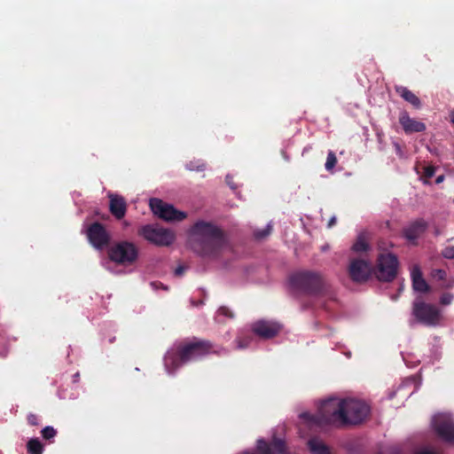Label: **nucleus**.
Returning <instances> with one entry per match:
<instances>
[{"label": "nucleus", "instance_id": "f257e3e1", "mask_svg": "<svg viewBox=\"0 0 454 454\" xmlns=\"http://www.w3.org/2000/svg\"><path fill=\"white\" fill-rule=\"evenodd\" d=\"M370 414V407L363 401L353 398H329L324 401L316 414L303 412L301 417L311 425L345 427L364 422Z\"/></svg>", "mask_w": 454, "mask_h": 454}, {"label": "nucleus", "instance_id": "f03ea898", "mask_svg": "<svg viewBox=\"0 0 454 454\" xmlns=\"http://www.w3.org/2000/svg\"><path fill=\"white\" fill-rule=\"evenodd\" d=\"M223 351H225L224 348L208 340L193 337L179 342L175 352H168L165 356V365L168 371H175L182 364L201 359L211 354L220 356Z\"/></svg>", "mask_w": 454, "mask_h": 454}, {"label": "nucleus", "instance_id": "7ed1b4c3", "mask_svg": "<svg viewBox=\"0 0 454 454\" xmlns=\"http://www.w3.org/2000/svg\"><path fill=\"white\" fill-rule=\"evenodd\" d=\"M192 249L202 256H215L223 247L225 239L223 231L216 225L199 221L191 230Z\"/></svg>", "mask_w": 454, "mask_h": 454}, {"label": "nucleus", "instance_id": "20e7f679", "mask_svg": "<svg viewBox=\"0 0 454 454\" xmlns=\"http://www.w3.org/2000/svg\"><path fill=\"white\" fill-rule=\"evenodd\" d=\"M288 283L295 296L319 297L327 295L329 285L324 276L314 270H300L289 276Z\"/></svg>", "mask_w": 454, "mask_h": 454}, {"label": "nucleus", "instance_id": "39448f33", "mask_svg": "<svg viewBox=\"0 0 454 454\" xmlns=\"http://www.w3.org/2000/svg\"><path fill=\"white\" fill-rule=\"evenodd\" d=\"M398 265V259L394 254H380L372 268L373 275L380 282H392L397 276Z\"/></svg>", "mask_w": 454, "mask_h": 454}, {"label": "nucleus", "instance_id": "423d86ee", "mask_svg": "<svg viewBox=\"0 0 454 454\" xmlns=\"http://www.w3.org/2000/svg\"><path fill=\"white\" fill-rule=\"evenodd\" d=\"M111 261L120 265H131L138 257L137 247L129 241H120L108 251Z\"/></svg>", "mask_w": 454, "mask_h": 454}, {"label": "nucleus", "instance_id": "0eeeda50", "mask_svg": "<svg viewBox=\"0 0 454 454\" xmlns=\"http://www.w3.org/2000/svg\"><path fill=\"white\" fill-rule=\"evenodd\" d=\"M138 235L159 247H168L175 241V234L158 225L146 224L138 230Z\"/></svg>", "mask_w": 454, "mask_h": 454}, {"label": "nucleus", "instance_id": "6e6552de", "mask_svg": "<svg viewBox=\"0 0 454 454\" xmlns=\"http://www.w3.org/2000/svg\"><path fill=\"white\" fill-rule=\"evenodd\" d=\"M149 206L154 215L167 222H180L187 216L186 213L157 198L151 199Z\"/></svg>", "mask_w": 454, "mask_h": 454}, {"label": "nucleus", "instance_id": "1a4fd4ad", "mask_svg": "<svg viewBox=\"0 0 454 454\" xmlns=\"http://www.w3.org/2000/svg\"><path fill=\"white\" fill-rule=\"evenodd\" d=\"M413 315L421 323L433 325L440 319V310L433 304L422 301H415L413 303Z\"/></svg>", "mask_w": 454, "mask_h": 454}, {"label": "nucleus", "instance_id": "9d476101", "mask_svg": "<svg viewBox=\"0 0 454 454\" xmlns=\"http://www.w3.org/2000/svg\"><path fill=\"white\" fill-rule=\"evenodd\" d=\"M348 272L350 279L356 283L366 282L372 274L373 270L369 262L364 259H353L348 268Z\"/></svg>", "mask_w": 454, "mask_h": 454}, {"label": "nucleus", "instance_id": "9b49d317", "mask_svg": "<svg viewBox=\"0 0 454 454\" xmlns=\"http://www.w3.org/2000/svg\"><path fill=\"white\" fill-rule=\"evenodd\" d=\"M433 427L437 435L447 442H454V421L446 414H438L433 419Z\"/></svg>", "mask_w": 454, "mask_h": 454}, {"label": "nucleus", "instance_id": "f8f14e48", "mask_svg": "<svg viewBox=\"0 0 454 454\" xmlns=\"http://www.w3.org/2000/svg\"><path fill=\"white\" fill-rule=\"evenodd\" d=\"M87 237L90 244L98 249L107 247L111 239L106 227L98 222L93 223L89 226Z\"/></svg>", "mask_w": 454, "mask_h": 454}, {"label": "nucleus", "instance_id": "ddd939ff", "mask_svg": "<svg viewBox=\"0 0 454 454\" xmlns=\"http://www.w3.org/2000/svg\"><path fill=\"white\" fill-rule=\"evenodd\" d=\"M258 454H286V446L284 440L273 436L270 442L264 439H258L256 443Z\"/></svg>", "mask_w": 454, "mask_h": 454}, {"label": "nucleus", "instance_id": "4468645a", "mask_svg": "<svg viewBox=\"0 0 454 454\" xmlns=\"http://www.w3.org/2000/svg\"><path fill=\"white\" fill-rule=\"evenodd\" d=\"M252 330L260 338L271 339L280 332L281 325L272 321L259 320L253 324Z\"/></svg>", "mask_w": 454, "mask_h": 454}, {"label": "nucleus", "instance_id": "2eb2a0df", "mask_svg": "<svg viewBox=\"0 0 454 454\" xmlns=\"http://www.w3.org/2000/svg\"><path fill=\"white\" fill-rule=\"evenodd\" d=\"M428 223L422 218L411 222L403 230V234L406 239L415 243L416 240L427 231Z\"/></svg>", "mask_w": 454, "mask_h": 454}, {"label": "nucleus", "instance_id": "dca6fc26", "mask_svg": "<svg viewBox=\"0 0 454 454\" xmlns=\"http://www.w3.org/2000/svg\"><path fill=\"white\" fill-rule=\"evenodd\" d=\"M109 211L117 220L122 219L127 212L126 200L119 194L108 193Z\"/></svg>", "mask_w": 454, "mask_h": 454}, {"label": "nucleus", "instance_id": "f3484780", "mask_svg": "<svg viewBox=\"0 0 454 454\" xmlns=\"http://www.w3.org/2000/svg\"><path fill=\"white\" fill-rule=\"evenodd\" d=\"M399 123L406 134L422 132L426 130V124L410 117L407 112L400 114Z\"/></svg>", "mask_w": 454, "mask_h": 454}, {"label": "nucleus", "instance_id": "a211bd4d", "mask_svg": "<svg viewBox=\"0 0 454 454\" xmlns=\"http://www.w3.org/2000/svg\"><path fill=\"white\" fill-rule=\"evenodd\" d=\"M412 287L414 291L427 293L429 291V286L422 276V272L418 266H415L411 271Z\"/></svg>", "mask_w": 454, "mask_h": 454}, {"label": "nucleus", "instance_id": "6ab92c4d", "mask_svg": "<svg viewBox=\"0 0 454 454\" xmlns=\"http://www.w3.org/2000/svg\"><path fill=\"white\" fill-rule=\"evenodd\" d=\"M395 92L412 106L419 109L421 107L420 99L410 90L402 85L395 86Z\"/></svg>", "mask_w": 454, "mask_h": 454}, {"label": "nucleus", "instance_id": "aec40b11", "mask_svg": "<svg viewBox=\"0 0 454 454\" xmlns=\"http://www.w3.org/2000/svg\"><path fill=\"white\" fill-rule=\"evenodd\" d=\"M308 445L313 454H330L327 446L316 438L310 439Z\"/></svg>", "mask_w": 454, "mask_h": 454}, {"label": "nucleus", "instance_id": "412c9836", "mask_svg": "<svg viewBox=\"0 0 454 454\" xmlns=\"http://www.w3.org/2000/svg\"><path fill=\"white\" fill-rule=\"evenodd\" d=\"M27 450L28 454H43V445L38 438H32L27 443Z\"/></svg>", "mask_w": 454, "mask_h": 454}, {"label": "nucleus", "instance_id": "4be33fe9", "mask_svg": "<svg viewBox=\"0 0 454 454\" xmlns=\"http://www.w3.org/2000/svg\"><path fill=\"white\" fill-rule=\"evenodd\" d=\"M351 248L356 253H362V252L368 251L370 248V246L367 243V241L365 240V238L364 237V235L360 234L357 237L356 242L353 244Z\"/></svg>", "mask_w": 454, "mask_h": 454}, {"label": "nucleus", "instance_id": "5701e85b", "mask_svg": "<svg viewBox=\"0 0 454 454\" xmlns=\"http://www.w3.org/2000/svg\"><path fill=\"white\" fill-rule=\"evenodd\" d=\"M252 341L250 335H239L236 338L235 342L237 343V348L243 349L249 347Z\"/></svg>", "mask_w": 454, "mask_h": 454}, {"label": "nucleus", "instance_id": "b1692460", "mask_svg": "<svg viewBox=\"0 0 454 454\" xmlns=\"http://www.w3.org/2000/svg\"><path fill=\"white\" fill-rule=\"evenodd\" d=\"M336 164H337V158H336L335 153L333 151H329L327 153V158H326V161L325 164V169L327 171H332L334 168V167L336 166Z\"/></svg>", "mask_w": 454, "mask_h": 454}, {"label": "nucleus", "instance_id": "393cba45", "mask_svg": "<svg viewBox=\"0 0 454 454\" xmlns=\"http://www.w3.org/2000/svg\"><path fill=\"white\" fill-rule=\"evenodd\" d=\"M41 434L44 440L50 441L57 435V430L53 427L47 426L42 429Z\"/></svg>", "mask_w": 454, "mask_h": 454}, {"label": "nucleus", "instance_id": "a878e982", "mask_svg": "<svg viewBox=\"0 0 454 454\" xmlns=\"http://www.w3.org/2000/svg\"><path fill=\"white\" fill-rule=\"evenodd\" d=\"M435 167L433 165H427L423 167V172L421 175V179L424 181V183H427V179L431 178L434 173H435Z\"/></svg>", "mask_w": 454, "mask_h": 454}, {"label": "nucleus", "instance_id": "bb28decb", "mask_svg": "<svg viewBox=\"0 0 454 454\" xmlns=\"http://www.w3.org/2000/svg\"><path fill=\"white\" fill-rule=\"evenodd\" d=\"M186 168L192 171H203L206 168V164L204 162H200V160H192L187 163Z\"/></svg>", "mask_w": 454, "mask_h": 454}, {"label": "nucleus", "instance_id": "cd10ccee", "mask_svg": "<svg viewBox=\"0 0 454 454\" xmlns=\"http://www.w3.org/2000/svg\"><path fill=\"white\" fill-rule=\"evenodd\" d=\"M270 231H271V226L270 225H268L266 228H264L263 230H260V231H255L254 232V236L256 239H262L264 238H266L267 236L270 235Z\"/></svg>", "mask_w": 454, "mask_h": 454}, {"label": "nucleus", "instance_id": "c85d7f7f", "mask_svg": "<svg viewBox=\"0 0 454 454\" xmlns=\"http://www.w3.org/2000/svg\"><path fill=\"white\" fill-rule=\"evenodd\" d=\"M441 254L446 259H454V246L444 247Z\"/></svg>", "mask_w": 454, "mask_h": 454}, {"label": "nucleus", "instance_id": "c756f323", "mask_svg": "<svg viewBox=\"0 0 454 454\" xmlns=\"http://www.w3.org/2000/svg\"><path fill=\"white\" fill-rule=\"evenodd\" d=\"M453 294L450 293H443L440 297V302L442 305H450L452 302Z\"/></svg>", "mask_w": 454, "mask_h": 454}, {"label": "nucleus", "instance_id": "7c9ffc66", "mask_svg": "<svg viewBox=\"0 0 454 454\" xmlns=\"http://www.w3.org/2000/svg\"><path fill=\"white\" fill-rule=\"evenodd\" d=\"M27 420L30 426H38L39 425V418L36 414L29 413L27 415Z\"/></svg>", "mask_w": 454, "mask_h": 454}, {"label": "nucleus", "instance_id": "2f4dec72", "mask_svg": "<svg viewBox=\"0 0 454 454\" xmlns=\"http://www.w3.org/2000/svg\"><path fill=\"white\" fill-rule=\"evenodd\" d=\"M219 312L222 314V315H224L228 317H231L232 318L234 317L233 313L230 310L229 308L227 307H221L219 309Z\"/></svg>", "mask_w": 454, "mask_h": 454}, {"label": "nucleus", "instance_id": "473e14b6", "mask_svg": "<svg viewBox=\"0 0 454 454\" xmlns=\"http://www.w3.org/2000/svg\"><path fill=\"white\" fill-rule=\"evenodd\" d=\"M416 454H442V453L434 451L433 450L425 449V450H422L417 452Z\"/></svg>", "mask_w": 454, "mask_h": 454}, {"label": "nucleus", "instance_id": "72a5a7b5", "mask_svg": "<svg viewBox=\"0 0 454 454\" xmlns=\"http://www.w3.org/2000/svg\"><path fill=\"white\" fill-rule=\"evenodd\" d=\"M154 288H162L164 290H168V287L165 286L162 283L160 282H152L151 284Z\"/></svg>", "mask_w": 454, "mask_h": 454}, {"label": "nucleus", "instance_id": "f704fd0d", "mask_svg": "<svg viewBox=\"0 0 454 454\" xmlns=\"http://www.w3.org/2000/svg\"><path fill=\"white\" fill-rule=\"evenodd\" d=\"M185 270V268L184 266H178L176 270H175V275L176 276H181Z\"/></svg>", "mask_w": 454, "mask_h": 454}, {"label": "nucleus", "instance_id": "c9c22d12", "mask_svg": "<svg viewBox=\"0 0 454 454\" xmlns=\"http://www.w3.org/2000/svg\"><path fill=\"white\" fill-rule=\"evenodd\" d=\"M335 224H336V217H335V216H333V217H331V218H330V220L328 221L327 227H328V228H332V227H333Z\"/></svg>", "mask_w": 454, "mask_h": 454}, {"label": "nucleus", "instance_id": "e433bc0d", "mask_svg": "<svg viewBox=\"0 0 454 454\" xmlns=\"http://www.w3.org/2000/svg\"><path fill=\"white\" fill-rule=\"evenodd\" d=\"M437 277L441 279H443L446 277V271L443 270H437Z\"/></svg>", "mask_w": 454, "mask_h": 454}, {"label": "nucleus", "instance_id": "4c0bfd02", "mask_svg": "<svg viewBox=\"0 0 454 454\" xmlns=\"http://www.w3.org/2000/svg\"><path fill=\"white\" fill-rule=\"evenodd\" d=\"M444 180V176L443 175H440L436 177L435 179V184H439L441 183H442Z\"/></svg>", "mask_w": 454, "mask_h": 454}, {"label": "nucleus", "instance_id": "58836bf2", "mask_svg": "<svg viewBox=\"0 0 454 454\" xmlns=\"http://www.w3.org/2000/svg\"><path fill=\"white\" fill-rule=\"evenodd\" d=\"M226 182L231 186V189H235L236 187L233 185L232 181L230 180V176H226Z\"/></svg>", "mask_w": 454, "mask_h": 454}, {"label": "nucleus", "instance_id": "ea45409f", "mask_svg": "<svg viewBox=\"0 0 454 454\" xmlns=\"http://www.w3.org/2000/svg\"><path fill=\"white\" fill-rule=\"evenodd\" d=\"M73 378H74V382L78 381L79 378H80V373L79 372L74 373Z\"/></svg>", "mask_w": 454, "mask_h": 454}, {"label": "nucleus", "instance_id": "a19ab883", "mask_svg": "<svg viewBox=\"0 0 454 454\" xmlns=\"http://www.w3.org/2000/svg\"><path fill=\"white\" fill-rule=\"evenodd\" d=\"M450 118L451 123L454 125V110L450 112Z\"/></svg>", "mask_w": 454, "mask_h": 454}, {"label": "nucleus", "instance_id": "79ce46f5", "mask_svg": "<svg viewBox=\"0 0 454 454\" xmlns=\"http://www.w3.org/2000/svg\"><path fill=\"white\" fill-rule=\"evenodd\" d=\"M301 306H302V309H308V308L312 307L313 305H312L311 303H309V304L302 303V305H301Z\"/></svg>", "mask_w": 454, "mask_h": 454}, {"label": "nucleus", "instance_id": "37998d69", "mask_svg": "<svg viewBox=\"0 0 454 454\" xmlns=\"http://www.w3.org/2000/svg\"><path fill=\"white\" fill-rule=\"evenodd\" d=\"M244 454H254V453H251V452H245Z\"/></svg>", "mask_w": 454, "mask_h": 454}]
</instances>
